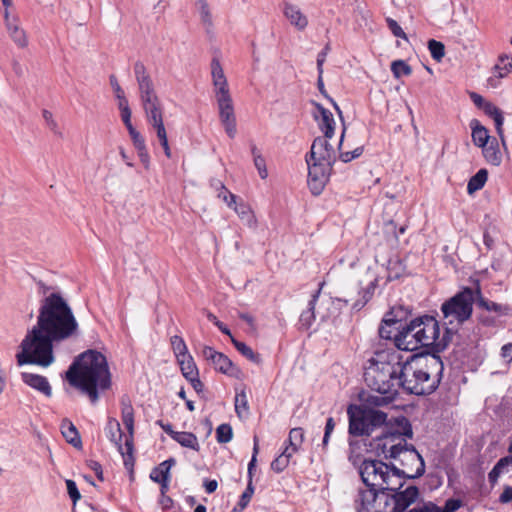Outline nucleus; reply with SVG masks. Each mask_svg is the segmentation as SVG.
Returning <instances> with one entry per match:
<instances>
[{"label":"nucleus","instance_id":"5","mask_svg":"<svg viewBox=\"0 0 512 512\" xmlns=\"http://www.w3.org/2000/svg\"><path fill=\"white\" fill-rule=\"evenodd\" d=\"M365 382L373 391L365 399L368 405L381 407L390 404L400 388L398 380V362L371 363L364 373Z\"/></svg>","mask_w":512,"mask_h":512},{"label":"nucleus","instance_id":"1","mask_svg":"<svg viewBox=\"0 0 512 512\" xmlns=\"http://www.w3.org/2000/svg\"><path fill=\"white\" fill-rule=\"evenodd\" d=\"M79 324L72 308L59 292L40 301L37 322L21 342L16 355L19 366L37 364L48 367L54 362L53 343L78 335Z\"/></svg>","mask_w":512,"mask_h":512},{"label":"nucleus","instance_id":"9","mask_svg":"<svg viewBox=\"0 0 512 512\" xmlns=\"http://www.w3.org/2000/svg\"><path fill=\"white\" fill-rule=\"evenodd\" d=\"M368 405H349V434L352 436H370L374 431L387 424V414Z\"/></svg>","mask_w":512,"mask_h":512},{"label":"nucleus","instance_id":"11","mask_svg":"<svg viewBox=\"0 0 512 512\" xmlns=\"http://www.w3.org/2000/svg\"><path fill=\"white\" fill-rule=\"evenodd\" d=\"M416 328V334H418L419 340H421V347H430L434 352L443 351L452 335L445 333L440 337V328L438 321L432 316H423L413 319Z\"/></svg>","mask_w":512,"mask_h":512},{"label":"nucleus","instance_id":"36","mask_svg":"<svg viewBox=\"0 0 512 512\" xmlns=\"http://www.w3.org/2000/svg\"><path fill=\"white\" fill-rule=\"evenodd\" d=\"M232 344L236 348V350L241 353L244 357L249 359L250 361L259 364L261 362V357L258 353H255L249 346H247L244 342L238 341L235 338H232Z\"/></svg>","mask_w":512,"mask_h":512},{"label":"nucleus","instance_id":"59","mask_svg":"<svg viewBox=\"0 0 512 512\" xmlns=\"http://www.w3.org/2000/svg\"><path fill=\"white\" fill-rule=\"evenodd\" d=\"M512 501V486L504 487L503 492L499 496V502L506 504Z\"/></svg>","mask_w":512,"mask_h":512},{"label":"nucleus","instance_id":"14","mask_svg":"<svg viewBox=\"0 0 512 512\" xmlns=\"http://www.w3.org/2000/svg\"><path fill=\"white\" fill-rule=\"evenodd\" d=\"M306 162L308 165L307 182L309 189L311 190L312 194L319 195L328 181L333 165L325 162L311 160L308 158V156H306Z\"/></svg>","mask_w":512,"mask_h":512},{"label":"nucleus","instance_id":"16","mask_svg":"<svg viewBox=\"0 0 512 512\" xmlns=\"http://www.w3.org/2000/svg\"><path fill=\"white\" fill-rule=\"evenodd\" d=\"M395 329L394 344L398 349L412 352L421 347L413 320L405 325L400 323Z\"/></svg>","mask_w":512,"mask_h":512},{"label":"nucleus","instance_id":"13","mask_svg":"<svg viewBox=\"0 0 512 512\" xmlns=\"http://www.w3.org/2000/svg\"><path fill=\"white\" fill-rule=\"evenodd\" d=\"M394 460L399 464L398 474L404 482L406 478L421 477L425 472L424 460L413 445L404 447Z\"/></svg>","mask_w":512,"mask_h":512},{"label":"nucleus","instance_id":"58","mask_svg":"<svg viewBox=\"0 0 512 512\" xmlns=\"http://www.w3.org/2000/svg\"><path fill=\"white\" fill-rule=\"evenodd\" d=\"M328 51H329V46L327 45L317 56V70H318L319 74L323 73V63L326 60Z\"/></svg>","mask_w":512,"mask_h":512},{"label":"nucleus","instance_id":"37","mask_svg":"<svg viewBox=\"0 0 512 512\" xmlns=\"http://www.w3.org/2000/svg\"><path fill=\"white\" fill-rule=\"evenodd\" d=\"M292 456L290 448L285 447L283 452L271 462V469L276 473L282 472L288 466Z\"/></svg>","mask_w":512,"mask_h":512},{"label":"nucleus","instance_id":"56","mask_svg":"<svg viewBox=\"0 0 512 512\" xmlns=\"http://www.w3.org/2000/svg\"><path fill=\"white\" fill-rule=\"evenodd\" d=\"M493 120L495 123V128H496L497 134L499 135L502 143L505 144L504 135H503V123H504L503 114L496 116Z\"/></svg>","mask_w":512,"mask_h":512},{"label":"nucleus","instance_id":"23","mask_svg":"<svg viewBox=\"0 0 512 512\" xmlns=\"http://www.w3.org/2000/svg\"><path fill=\"white\" fill-rule=\"evenodd\" d=\"M284 15L291 25L298 30H304L308 25L307 17L302 13L296 5L286 3L284 6Z\"/></svg>","mask_w":512,"mask_h":512},{"label":"nucleus","instance_id":"2","mask_svg":"<svg viewBox=\"0 0 512 512\" xmlns=\"http://www.w3.org/2000/svg\"><path fill=\"white\" fill-rule=\"evenodd\" d=\"M359 474L365 488H360L355 497L356 512H405L419 496L414 485L403 489L404 481L395 464L365 459Z\"/></svg>","mask_w":512,"mask_h":512},{"label":"nucleus","instance_id":"21","mask_svg":"<svg viewBox=\"0 0 512 512\" xmlns=\"http://www.w3.org/2000/svg\"><path fill=\"white\" fill-rule=\"evenodd\" d=\"M512 72V57L502 54L498 57V61L493 68L494 75L488 79L491 87H497L500 79L506 77Z\"/></svg>","mask_w":512,"mask_h":512},{"label":"nucleus","instance_id":"22","mask_svg":"<svg viewBox=\"0 0 512 512\" xmlns=\"http://www.w3.org/2000/svg\"><path fill=\"white\" fill-rule=\"evenodd\" d=\"M21 379L25 384L45 396L50 397L52 395V388L46 377L34 373L23 372L21 373Z\"/></svg>","mask_w":512,"mask_h":512},{"label":"nucleus","instance_id":"52","mask_svg":"<svg viewBox=\"0 0 512 512\" xmlns=\"http://www.w3.org/2000/svg\"><path fill=\"white\" fill-rule=\"evenodd\" d=\"M66 487L69 497L76 503L81 498L76 483L73 480H66Z\"/></svg>","mask_w":512,"mask_h":512},{"label":"nucleus","instance_id":"47","mask_svg":"<svg viewBox=\"0 0 512 512\" xmlns=\"http://www.w3.org/2000/svg\"><path fill=\"white\" fill-rule=\"evenodd\" d=\"M386 23H387V26L388 28L390 29L391 33L397 37V38H401V39H404V40H408L407 38V35L406 33L403 31V29L401 28V26L397 23L396 20L390 18V17H387L386 18Z\"/></svg>","mask_w":512,"mask_h":512},{"label":"nucleus","instance_id":"38","mask_svg":"<svg viewBox=\"0 0 512 512\" xmlns=\"http://www.w3.org/2000/svg\"><path fill=\"white\" fill-rule=\"evenodd\" d=\"M478 306L482 309H485L490 312H495L498 315H504L508 312V307L498 304L496 302L490 301L486 298L480 297L478 299Z\"/></svg>","mask_w":512,"mask_h":512},{"label":"nucleus","instance_id":"40","mask_svg":"<svg viewBox=\"0 0 512 512\" xmlns=\"http://www.w3.org/2000/svg\"><path fill=\"white\" fill-rule=\"evenodd\" d=\"M399 324L400 322L394 319H384L383 324L379 327V336L382 339L394 340V335L396 333L392 331V326H399Z\"/></svg>","mask_w":512,"mask_h":512},{"label":"nucleus","instance_id":"54","mask_svg":"<svg viewBox=\"0 0 512 512\" xmlns=\"http://www.w3.org/2000/svg\"><path fill=\"white\" fill-rule=\"evenodd\" d=\"M334 428H335V421H334L333 417H329L326 421L325 432H324V436H323V440H322V444L324 447L327 446V444L329 442L330 435L334 431Z\"/></svg>","mask_w":512,"mask_h":512},{"label":"nucleus","instance_id":"51","mask_svg":"<svg viewBox=\"0 0 512 512\" xmlns=\"http://www.w3.org/2000/svg\"><path fill=\"white\" fill-rule=\"evenodd\" d=\"M408 512H439V507L432 502H423L417 504L414 508Z\"/></svg>","mask_w":512,"mask_h":512},{"label":"nucleus","instance_id":"7","mask_svg":"<svg viewBox=\"0 0 512 512\" xmlns=\"http://www.w3.org/2000/svg\"><path fill=\"white\" fill-rule=\"evenodd\" d=\"M121 419L128 435H123L120 423L115 418H110L105 427L106 436L113 442L118 451L124 457L125 465L132 459L133 434H134V408L127 397L121 399Z\"/></svg>","mask_w":512,"mask_h":512},{"label":"nucleus","instance_id":"44","mask_svg":"<svg viewBox=\"0 0 512 512\" xmlns=\"http://www.w3.org/2000/svg\"><path fill=\"white\" fill-rule=\"evenodd\" d=\"M196 5L198 7L201 20L204 24L212 25V16L209 10V5L206 0H197Z\"/></svg>","mask_w":512,"mask_h":512},{"label":"nucleus","instance_id":"42","mask_svg":"<svg viewBox=\"0 0 512 512\" xmlns=\"http://www.w3.org/2000/svg\"><path fill=\"white\" fill-rule=\"evenodd\" d=\"M391 71L395 78L408 76L412 73L411 67L403 60H395L391 64Z\"/></svg>","mask_w":512,"mask_h":512},{"label":"nucleus","instance_id":"57","mask_svg":"<svg viewBox=\"0 0 512 512\" xmlns=\"http://www.w3.org/2000/svg\"><path fill=\"white\" fill-rule=\"evenodd\" d=\"M109 80H110V85L115 94V97L119 98L121 96H124L125 95L124 90L119 85L117 78L114 75H111Z\"/></svg>","mask_w":512,"mask_h":512},{"label":"nucleus","instance_id":"61","mask_svg":"<svg viewBox=\"0 0 512 512\" xmlns=\"http://www.w3.org/2000/svg\"><path fill=\"white\" fill-rule=\"evenodd\" d=\"M187 381L190 382V384L192 385L193 389L199 394L201 392H203V388H204V385L203 383L201 382V380L199 379V374L196 375L195 377H191L190 379H187Z\"/></svg>","mask_w":512,"mask_h":512},{"label":"nucleus","instance_id":"39","mask_svg":"<svg viewBox=\"0 0 512 512\" xmlns=\"http://www.w3.org/2000/svg\"><path fill=\"white\" fill-rule=\"evenodd\" d=\"M171 346L176 359L190 354L185 341L178 335L171 337Z\"/></svg>","mask_w":512,"mask_h":512},{"label":"nucleus","instance_id":"6","mask_svg":"<svg viewBox=\"0 0 512 512\" xmlns=\"http://www.w3.org/2000/svg\"><path fill=\"white\" fill-rule=\"evenodd\" d=\"M211 77L220 121L227 135L234 138L237 128L233 100L223 68L217 58H213L211 61Z\"/></svg>","mask_w":512,"mask_h":512},{"label":"nucleus","instance_id":"33","mask_svg":"<svg viewBox=\"0 0 512 512\" xmlns=\"http://www.w3.org/2000/svg\"><path fill=\"white\" fill-rule=\"evenodd\" d=\"M303 441H304L303 429L300 427L293 428L289 432V436L286 441L287 445L285 447H289L290 452L294 455L296 452L299 451Z\"/></svg>","mask_w":512,"mask_h":512},{"label":"nucleus","instance_id":"29","mask_svg":"<svg viewBox=\"0 0 512 512\" xmlns=\"http://www.w3.org/2000/svg\"><path fill=\"white\" fill-rule=\"evenodd\" d=\"M250 151L254 166L257 169L260 178L266 179L268 177V170L266 167V160L263 157L261 150L256 146V144L250 143Z\"/></svg>","mask_w":512,"mask_h":512},{"label":"nucleus","instance_id":"4","mask_svg":"<svg viewBox=\"0 0 512 512\" xmlns=\"http://www.w3.org/2000/svg\"><path fill=\"white\" fill-rule=\"evenodd\" d=\"M69 384L86 394L92 403L99 398L98 390L108 389L111 385L106 357L95 350L82 353L66 372Z\"/></svg>","mask_w":512,"mask_h":512},{"label":"nucleus","instance_id":"19","mask_svg":"<svg viewBox=\"0 0 512 512\" xmlns=\"http://www.w3.org/2000/svg\"><path fill=\"white\" fill-rule=\"evenodd\" d=\"M134 75H135V79L138 84L139 97L156 94L152 78H151L150 74L148 73L143 62H141V61L135 62Z\"/></svg>","mask_w":512,"mask_h":512},{"label":"nucleus","instance_id":"20","mask_svg":"<svg viewBox=\"0 0 512 512\" xmlns=\"http://www.w3.org/2000/svg\"><path fill=\"white\" fill-rule=\"evenodd\" d=\"M315 111L313 112L315 120L318 122L320 130L326 138H332L335 131V120L330 110L324 108L319 103H314Z\"/></svg>","mask_w":512,"mask_h":512},{"label":"nucleus","instance_id":"26","mask_svg":"<svg viewBox=\"0 0 512 512\" xmlns=\"http://www.w3.org/2000/svg\"><path fill=\"white\" fill-rule=\"evenodd\" d=\"M175 464L174 458H169L162 463H160L157 467H155L151 473L150 478L152 481L156 483L163 482L165 480H170V469Z\"/></svg>","mask_w":512,"mask_h":512},{"label":"nucleus","instance_id":"60","mask_svg":"<svg viewBox=\"0 0 512 512\" xmlns=\"http://www.w3.org/2000/svg\"><path fill=\"white\" fill-rule=\"evenodd\" d=\"M137 153L141 163L145 166L146 169H148L150 164V157L147 148L144 147L141 150H137Z\"/></svg>","mask_w":512,"mask_h":512},{"label":"nucleus","instance_id":"55","mask_svg":"<svg viewBox=\"0 0 512 512\" xmlns=\"http://www.w3.org/2000/svg\"><path fill=\"white\" fill-rule=\"evenodd\" d=\"M483 110L486 115L494 119L496 116L502 114V111L491 102H486L483 105Z\"/></svg>","mask_w":512,"mask_h":512},{"label":"nucleus","instance_id":"8","mask_svg":"<svg viewBox=\"0 0 512 512\" xmlns=\"http://www.w3.org/2000/svg\"><path fill=\"white\" fill-rule=\"evenodd\" d=\"M473 303L474 292L466 287L442 304L441 312L447 334L453 335L458 327L471 317Z\"/></svg>","mask_w":512,"mask_h":512},{"label":"nucleus","instance_id":"64","mask_svg":"<svg viewBox=\"0 0 512 512\" xmlns=\"http://www.w3.org/2000/svg\"><path fill=\"white\" fill-rule=\"evenodd\" d=\"M501 356L512 360V343H508L502 346Z\"/></svg>","mask_w":512,"mask_h":512},{"label":"nucleus","instance_id":"17","mask_svg":"<svg viewBox=\"0 0 512 512\" xmlns=\"http://www.w3.org/2000/svg\"><path fill=\"white\" fill-rule=\"evenodd\" d=\"M329 139L330 138H326L325 135L323 137L315 138L308 158L333 165L336 161V152L333 146L329 143Z\"/></svg>","mask_w":512,"mask_h":512},{"label":"nucleus","instance_id":"15","mask_svg":"<svg viewBox=\"0 0 512 512\" xmlns=\"http://www.w3.org/2000/svg\"><path fill=\"white\" fill-rule=\"evenodd\" d=\"M201 354L211 363L215 370L222 374L239 378L240 369L223 353L216 351L210 346H204Z\"/></svg>","mask_w":512,"mask_h":512},{"label":"nucleus","instance_id":"35","mask_svg":"<svg viewBox=\"0 0 512 512\" xmlns=\"http://www.w3.org/2000/svg\"><path fill=\"white\" fill-rule=\"evenodd\" d=\"M482 152L486 161L492 165L498 166L502 161L501 152L497 144L493 142L482 147Z\"/></svg>","mask_w":512,"mask_h":512},{"label":"nucleus","instance_id":"30","mask_svg":"<svg viewBox=\"0 0 512 512\" xmlns=\"http://www.w3.org/2000/svg\"><path fill=\"white\" fill-rule=\"evenodd\" d=\"M471 128L473 143L481 148L487 145L489 140L488 130L484 126L480 125L477 120H473L471 122Z\"/></svg>","mask_w":512,"mask_h":512},{"label":"nucleus","instance_id":"24","mask_svg":"<svg viewBox=\"0 0 512 512\" xmlns=\"http://www.w3.org/2000/svg\"><path fill=\"white\" fill-rule=\"evenodd\" d=\"M321 288L318 289L308 302L307 309L304 310L299 318V325L301 329H309L315 320V306L319 299Z\"/></svg>","mask_w":512,"mask_h":512},{"label":"nucleus","instance_id":"53","mask_svg":"<svg viewBox=\"0 0 512 512\" xmlns=\"http://www.w3.org/2000/svg\"><path fill=\"white\" fill-rule=\"evenodd\" d=\"M462 506V501L459 499H448L445 502L444 508L439 507V512H455Z\"/></svg>","mask_w":512,"mask_h":512},{"label":"nucleus","instance_id":"10","mask_svg":"<svg viewBox=\"0 0 512 512\" xmlns=\"http://www.w3.org/2000/svg\"><path fill=\"white\" fill-rule=\"evenodd\" d=\"M402 420L405 422L403 431L385 425L382 433L373 438L370 446L378 456L394 460L400 454V451L408 445L406 438H411L413 432L409 422L405 418Z\"/></svg>","mask_w":512,"mask_h":512},{"label":"nucleus","instance_id":"31","mask_svg":"<svg viewBox=\"0 0 512 512\" xmlns=\"http://www.w3.org/2000/svg\"><path fill=\"white\" fill-rule=\"evenodd\" d=\"M177 362L180 366L182 375L185 377L186 380L190 379L191 377H195L196 375L199 374L194 359L190 354L178 358Z\"/></svg>","mask_w":512,"mask_h":512},{"label":"nucleus","instance_id":"12","mask_svg":"<svg viewBox=\"0 0 512 512\" xmlns=\"http://www.w3.org/2000/svg\"><path fill=\"white\" fill-rule=\"evenodd\" d=\"M141 105L147 122L155 129L165 155L170 158L171 150L168 144L166 129L163 122V108L157 94L140 97Z\"/></svg>","mask_w":512,"mask_h":512},{"label":"nucleus","instance_id":"50","mask_svg":"<svg viewBox=\"0 0 512 512\" xmlns=\"http://www.w3.org/2000/svg\"><path fill=\"white\" fill-rule=\"evenodd\" d=\"M363 153V147H357L352 151L340 152L339 158L342 162L348 163L353 159L360 157Z\"/></svg>","mask_w":512,"mask_h":512},{"label":"nucleus","instance_id":"3","mask_svg":"<svg viewBox=\"0 0 512 512\" xmlns=\"http://www.w3.org/2000/svg\"><path fill=\"white\" fill-rule=\"evenodd\" d=\"M443 370V362L435 354L412 355L404 363L398 362L400 388L415 395L431 394L438 388Z\"/></svg>","mask_w":512,"mask_h":512},{"label":"nucleus","instance_id":"25","mask_svg":"<svg viewBox=\"0 0 512 512\" xmlns=\"http://www.w3.org/2000/svg\"><path fill=\"white\" fill-rule=\"evenodd\" d=\"M61 433L68 443L76 448L82 447V441L75 425L68 419L61 423Z\"/></svg>","mask_w":512,"mask_h":512},{"label":"nucleus","instance_id":"34","mask_svg":"<svg viewBox=\"0 0 512 512\" xmlns=\"http://www.w3.org/2000/svg\"><path fill=\"white\" fill-rule=\"evenodd\" d=\"M488 172L486 169H480L470 178L467 184V192L472 195L476 191L482 189L487 181Z\"/></svg>","mask_w":512,"mask_h":512},{"label":"nucleus","instance_id":"45","mask_svg":"<svg viewBox=\"0 0 512 512\" xmlns=\"http://www.w3.org/2000/svg\"><path fill=\"white\" fill-rule=\"evenodd\" d=\"M235 411L240 417L243 413L247 414L248 412V401L244 391L235 396Z\"/></svg>","mask_w":512,"mask_h":512},{"label":"nucleus","instance_id":"41","mask_svg":"<svg viewBox=\"0 0 512 512\" xmlns=\"http://www.w3.org/2000/svg\"><path fill=\"white\" fill-rule=\"evenodd\" d=\"M428 49L434 60L440 62L443 59L445 55V46L442 42L431 39L428 41Z\"/></svg>","mask_w":512,"mask_h":512},{"label":"nucleus","instance_id":"28","mask_svg":"<svg viewBox=\"0 0 512 512\" xmlns=\"http://www.w3.org/2000/svg\"><path fill=\"white\" fill-rule=\"evenodd\" d=\"M369 277V282L367 286L363 289L361 299L357 300L352 308L356 311L361 310L366 303L371 299L372 295L374 294L375 288L377 286V278L374 275H370V273H367Z\"/></svg>","mask_w":512,"mask_h":512},{"label":"nucleus","instance_id":"63","mask_svg":"<svg viewBox=\"0 0 512 512\" xmlns=\"http://www.w3.org/2000/svg\"><path fill=\"white\" fill-rule=\"evenodd\" d=\"M502 475V472L496 467H493L492 470L488 473L489 482L494 485L497 483L498 478Z\"/></svg>","mask_w":512,"mask_h":512},{"label":"nucleus","instance_id":"49","mask_svg":"<svg viewBox=\"0 0 512 512\" xmlns=\"http://www.w3.org/2000/svg\"><path fill=\"white\" fill-rule=\"evenodd\" d=\"M253 493H254V486L252 484V480L249 479L247 487H246L245 491L242 493V495L240 497V501L238 503V505L241 507V509H244L248 505V503L250 502V500L252 498Z\"/></svg>","mask_w":512,"mask_h":512},{"label":"nucleus","instance_id":"48","mask_svg":"<svg viewBox=\"0 0 512 512\" xmlns=\"http://www.w3.org/2000/svg\"><path fill=\"white\" fill-rule=\"evenodd\" d=\"M133 145L136 150H141L146 147L145 139L143 136L134 128V126L127 128Z\"/></svg>","mask_w":512,"mask_h":512},{"label":"nucleus","instance_id":"62","mask_svg":"<svg viewBox=\"0 0 512 512\" xmlns=\"http://www.w3.org/2000/svg\"><path fill=\"white\" fill-rule=\"evenodd\" d=\"M120 114H121V119L124 123V125L126 126V128H129V127H132V122H131V109H124V110H121L120 111Z\"/></svg>","mask_w":512,"mask_h":512},{"label":"nucleus","instance_id":"32","mask_svg":"<svg viewBox=\"0 0 512 512\" xmlns=\"http://www.w3.org/2000/svg\"><path fill=\"white\" fill-rule=\"evenodd\" d=\"M172 439L179 443L182 447L190 448L195 451H199L200 449L197 437L191 432L175 431Z\"/></svg>","mask_w":512,"mask_h":512},{"label":"nucleus","instance_id":"43","mask_svg":"<svg viewBox=\"0 0 512 512\" xmlns=\"http://www.w3.org/2000/svg\"><path fill=\"white\" fill-rule=\"evenodd\" d=\"M233 437L232 428L229 424H221L216 429V438L219 443H228Z\"/></svg>","mask_w":512,"mask_h":512},{"label":"nucleus","instance_id":"18","mask_svg":"<svg viewBox=\"0 0 512 512\" xmlns=\"http://www.w3.org/2000/svg\"><path fill=\"white\" fill-rule=\"evenodd\" d=\"M6 30L11 40L19 47L28 46V38L25 30L20 24V19L16 14H11L9 10L3 12Z\"/></svg>","mask_w":512,"mask_h":512},{"label":"nucleus","instance_id":"46","mask_svg":"<svg viewBox=\"0 0 512 512\" xmlns=\"http://www.w3.org/2000/svg\"><path fill=\"white\" fill-rule=\"evenodd\" d=\"M217 185L220 186L218 198L222 199L228 207L232 208L233 204H236V195L231 193L220 181H217Z\"/></svg>","mask_w":512,"mask_h":512},{"label":"nucleus","instance_id":"27","mask_svg":"<svg viewBox=\"0 0 512 512\" xmlns=\"http://www.w3.org/2000/svg\"><path fill=\"white\" fill-rule=\"evenodd\" d=\"M232 208L246 225H248L249 227L256 226V218L248 204H246L243 201H236V204H233Z\"/></svg>","mask_w":512,"mask_h":512}]
</instances>
